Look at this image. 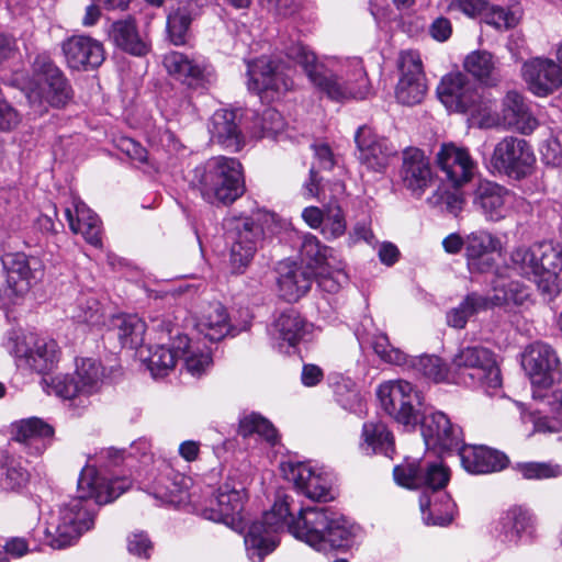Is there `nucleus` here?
<instances>
[{
    "mask_svg": "<svg viewBox=\"0 0 562 562\" xmlns=\"http://www.w3.org/2000/svg\"><path fill=\"white\" fill-rule=\"evenodd\" d=\"M281 227L274 212L258 210L252 216L229 214L223 221L226 240L231 244L229 266L235 274H241L251 263L266 233Z\"/></svg>",
    "mask_w": 562,
    "mask_h": 562,
    "instance_id": "nucleus-6",
    "label": "nucleus"
},
{
    "mask_svg": "<svg viewBox=\"0 0 562 562\" xmlns=\"http://www.w3.org/2000/svg\"><path fill=\"white\" fill-rule=\"evenodd\" d=\"M162 64L170 76L188 86L199 85L206 69V66L196 59L189 58L187 55L175 50L164 56Z\"/></svg>",
    "mask_w": 562,
    "mask_h": 562,
    "instance_id": "nucleus-35",
    "label": "nucleus"
},
{
    "mask_svg": "<svg viewBox=\"0 0 562 562\" xmlns=\"http://www.w3.org/2000/svg\"><path fill=\"white\" fill-rule=\"evenodd\" d=\"M108 35L116 47L131 55L145 56L149 52V45L140 37L133 18L113 22Z\"/></svg>",
    "mask_w": 562,
    "mask_h": 562,
    "instance_id": "nucleus-33",
    "label": "nucleus"
},
{
    "mask_svg": "<svg viewBox=\"0 0 562 562\" xmlns=\"http://www.w3.org/2000/svg\"><path fill=\"white\" fill-rule=\"evenodd\" d=\"M76 376L82 385L91 392V389L101 380L104 368L95 355L76 358Z\"/></svg>",
    "mask_w": 562,
    "mask_h": 562,
    "instance_id": "nucleus-49",
    "label": "nucleus"
},
{
    "mask_svg": "<svg viewBox=\"0 0 562 562\" xmlns=\"http://www.w3.org/2000/svg\"><path fill=\"white\" fill-rule=\"evenodd\" d=\"M542 160L547 165L559 166L562 162V148L557 138L546 140L540 148Z\"/></svg>",
    "mask_w": 562,
    "mask_h": 562,
    "instance_id": "nucleus-62",
    "label": "nucleus"
},
{
    "mask_svg": "<svg viewBox=\"0 0 562 562\" xmlns=\"http://www.w3.org/2000/svg\"><path fill=\"white\" fill-rule=\"evenodd\" d=\"M401 77L396 87V99L406 105H414L424 99L427 90L423 63L418 52L404 50L398 58Z\"/></svg>",
    "mask_w": 562,
    "mask_h": 562,
    "instance_id": "nucleus-14",
    "label": "nucleus"
},
{
    "mask_svg": "<svg viewBox=\"0 0 562 562\" xmlns=\"http://www.w3.org/2000/svg\"><path fill=\"white\" fill-rule=\"evenodd\" d=\"M336 402L346 411L361 415L364 412L362 396L353 381L341 379L335 384Z\"/></svg>",
    "mask_w": 562,
    "mask_h": 562,
    "instance_id": "nucleus-47",
    "label": "nucleus"
},
{
    "mask_svg": "<svg viewBox=\"0 0 562 562\" xmlns=\"http://www.w3.org/2000/svg\"><path fill=\"white\" fill-rule=\"evenodd\" d=\"M497 120L503 127L516 130L522 134H529L538 126V121L530 112L525 98L517 91L506 93Z\"/></svg>",
    "mask_w": 562,
    "mask_h": 562,
    "instance_id": "nucleus-26",
    "label": "nucleus"
},
{
    "mask_svg": "<svg viewBox=\"0 0 562 562\" xmlns=\"http://www.w3.org/2000/svg\"><path fill=\"white\" fill-rule=\"evenodd\" d=\"M464 69L486 86H496L501 76L494 56L486 50H475L464 59Z\"/></svg>",
    "mask_w": 562,
    "mask_h": 562,
    "instance_id": "nucleus-40",
    "label": "nucleus"
},
{
    "mask_svg": "<svg viewBox=\"0 0 562 562\" xmlns=\"http://www.w3.org/2000/svg\"><path fill=\"white\" fill-rule=\"evenodd\" d=\"M300 254L302 259L307 261L305 267H308L311 271L329 266V262L335 261L333 249L323 246L317 237L310 233L302 236Z\"/></svg>",
    "mask_w": 562,
    "mask_h": 562,
    "instance_id": "nucleus-45",
    "label": "nucleus"
},
{
    "mask_svg": "<svg viewBox=\"0 0 562 562\" xmlns=\"http://www.w3.org/2000/svg\"><path fill=\"white\" fill-rule=\"evenodd\" d=\"M499 537L503 542L518 546L530 542L537 532L536 517L521 506H514L499 518Z\"/></svg>",
    "mask_w": 562,
    "mask_h": 562,
    "instance_id": "nucleus-24",
    "label": "nucleus"
},
{
    "mask_svg": "<svg viewBox=\"0 0 562 562\" xmlns=\"http://www.w3.org/2000/svg\"><path fill=\"white\" fill-rule=\"evenodd\" d=\"M376 396L383 411L398 424L415 429L424 406L423 393L405 380H390L380 384Z\"/></svg>",
    "mask_w": 562,
    "mask_h": 562,
    "instance_id": "nucleus-9",
    "label": "nucleus"
},
{
    "mask_svg": "<svg viewBox=\"0 0 562 562\" xmlns=\"http://www.w3.org/2000/svg\"><path fill=\"white\" fill-rule=\"evenodd\" d=\"M427 202L431 206H440L447 212L458 215L463 209L464 198L462 193L457 190L450 192L438 189L427 199Z\"/></svg>",
    "mask_w": 562,
    "mask_h": 562,
    "instance_id": "nucleus-54",
    "label": "nucleus"
},
{
    "mask_svg": "<svg viewBox=\"0 0 562 562\" xmlns=\"http://www.w3.org/2000/svg\"><path fill=\"white\" fill-rule=\"evenodd\" d=\"M520 363L532 385L547 389L560 376L557 353H521Z\"/></svg>",
    "mask_w": 562,
    "mask_h": 562,
    "instance_id": "nucleus-32",
    "label": "nucleus"
},
{
    "mask_svg": "<svg viewBox=\"0 0 562 562\" xmlns=\"http://www.w3.org/2000/svg\"><path fill=\"white\" fill-rule=\"evenodd\" d=\"M0 467L3 471L0 483L4 490L19 491L27 484L29 471L22 467L20 461L10 457L5 450H0Z\"/></svg>",
    "mask_w": 562,
    "mask_h": 562,
    "instance_id": "nucleus-44",
    "label": "nucleus"
},
{
    "mask_svg": "<svg viewBox=\"0 0 562 562\" xmlns=\"http://www.w3.org/2000/svg\"><path fill=\"white\" fill-rule=\"evenodd\" d=\"M119 340L122 349L138 350L144 344L145 322L137 315H123L116 318Z\"/></svg>",
    "mask_w": 562,
    "mask_h": 562,
    "instance_id": "nucleus-42",
    "label": "nucleus"
},
{
    "mask_svg": "<svg viewBox=\"0 0 562 562\" xmlns=\"http://www.w3.org/2000/svg\"><path fill=\"white\" fill-rule=\"evenodd\" d=\"M321 227L327 238L341 236L346 231V221L341 209L339 206L328 207Z\"/></svg>",
    "mask_w": 562,
    "mask_h": 562,
    "instance_id": "nucleus-57",
    "label": "nucleus"
},
{
    "mask_svg": "<svg viewBox=\"0 0 562 562\" xmlns=\"http://www.w3.org/2000/svg\"><path fill=\"white\" fill-rule=\"evenodd\" d=\"M131 485L132 481L127 477L109 480L99 476L93 468L82 469L78 479L79 495L60 508L54 530L46 529L49 546L64 549L74 544L85 531L93 527L97 507L114 501Z\"/></svg>",
    "mask_w": 562,
    "mask_h": 562,
    "instance_id": "nucleus-2",
    "label": "nucleus"
},
{
    "mask_svg": "<svg viewBox=\"0 0 562 562\" xmlns=\"http://www.w3.org/2000/svg\"><path fill=\"white\" fill-rule=\"evenodd\" d=\"M61 49L68 67L75 70L95 69L105 58L102 43L90 36H70L63 42Z\"/></svg>",
    "mask_w": 562,
    "mask_h": 562,
    "instance_id": "nucleus-21",
    "label": "nucleus"
},
{
    "mask_svg": "<svg viewBox=\"0 0 562 562\" xmlns=\"http://www.w3.org/2000/svg\"><path fill=\"white\" fill-rule=\"evenodd\" d=\"M402 187L419 199L434 182V172L425 153L416 147H407L402 153L398 170Z\"/></svg>",
    "mask_w": 562,
    "mask_h": 562,
    "instance_id": "nucleus-15",
    "label": "nucleus"
},
{
    "mask_svg": "<svg viewBox=\"0 0 562 562\" xmlns=\"http://www.w3.org/2000/svg\"><path fill=\"white\" fill-rule=\"evenodd\" d=\"M238 432L243 437L258 435L271 447L279 443V435L273 425L258 413L245 414L239 419Z\"/></svg>",
    "mask_w": 562,
    "mask_h": 562,
    "instance_id": "nucleus-43",
    "label": "nucleus"
},
{
    "mask_svg": "<svg viewBox=\"0 0 562 562\" xmlns=\"http://www.w3.org/2000/svg\"><path fill=\"white\" fill-rule=\"evenodd\" d=\"M254 114L241 108H221L213 113V140L231 153L239 151L245 145L244 119Z\"/></svg>",
    "mask_w": 562,
    "mask_h": 562,
    "instance_id": "nucleus-16",
    "label": "nucleus"
},
{
    "mask_svg": "<svg viewBox=\"0 0 562 562\" xmlns=\"http://www.w3.org/2000/svg\"><path fill=\"white\" fill-rule=\"evenodd\" d=\"M57 362L56 353H18L15 358L18 368L43 375L50 373Z\"/></svg>",
    "mask_w": 562,
    "mask_h": 562,
    "instance_id": "nucleus-50",
    "label": "nucleus"
},
{
    "mask_svg": "<svg viewBox=\"0 0 562 562\" xmlns=\"http://www.w3.org/2000/svg\"><path fill=\"white\" fill-rule=\"evenodd\" d=\"M289 481L295 488L313 501H327L330 498L331 480L328 473L313 469L306 463H289L284 469Z\"/></svg>",
    "mask_w": 562,
    "mask_h": 562,
    "instance_id": "nucleus-22",
    "label": "nucleus"
},
{
    "mask_svg": "<svg viewBox=\"0 0 562 562\" xmlns=\"http://www.w3.org/2000/svg\"><path fill=\"white\" fill-rule=\"evenodd\" d=\"M384 362L397 366L403 371L422 374L435 383H459L460 374L469 376L488 387L502 384L501 371L491 353H454L443 358L438 353H379Z\"/></svg>",
    "mask_w": 562,
    "mask_h": 562,
    "instance_id": "nucleus-3",
    "label": "nucleus"
},
{
    "mask_svg": "<svg viewBox=\"0 0 562 562\" xmlns=\"http://www.w3.org/2000/svg\"><path fill=\"white\" fill-rule=\"evenodd\" d=\"M521 76L537 97H548L562 87V67L550 58L535 57L525 61Z\"/></svg>",
    "mask_w": 562,
    "mask_h": 562,
    "instance_id": "nucleus-17",
    "label": "nucleus"
},
{
    "mask_svg": "<svg viewBox=\"0 0 562 562\" xmlns=\"http://www.w3.org/2000/svg\"><path fill=\"white\" fill-rule=\"evenodd\" d=\"M355 140L361 165L373 171H382L386 167L392 155L386 139L378 137L368 126H361L356 133Z\"/></svg>",
    "mask_w": 562,
    "mask_h": 562,
    "instance_id": "nucleus-27",
    "label": "nucleus"
},
{
    "mask_svg": "<svg viewBox=\"0 0 562 562\" xmlns=\"http://www.w3.org/2000/svg\"><path fill=\"white\" fill-rule=\"evenodd\" d=\"M285 66L271 57L261 56L248 63V89L257 94H281L289 91L293 81L284 71ZM273 98V95H271Z\"/></svg>",
    "mask_w": 562,
    "mask_h": 562,
    "instance_id": "nucleus-13",
    "label": "nucleus"
},
{
    "mask_svg": "<svg viewBox=\"0 0 562 562\" xmlns=\"http://www.w3.org/2000/svg\"><path fill=\"white\" fill-rule=\"evenodd\" d=\"M52 389L57 396L65 400H71L81 393H89L77 376L69 374L54 378Z\"/></svg>",
    "mask_w": 562,
    "mask_h": 562,
    "instance_id": "nucleus-56",
    "label": "nucleus"
},
{
    "mask_svg": "<svg viewBox=\"0 0 562 562\" xmlns=\"http://www.w3.org/2000/svg\"><path fill=\"white\" fill-rule=\"evenodd\" d=\"M356 335L363 351L368 349H372V351H386L389 339L383 333L357 331Z\"/></svg>",
    "mask_w": 562,
    "mask_h": 562,
    "instance_id": "nucleus-60",
    "label": "nucleus"
},
{
    "mask_svg": "<svg viewBox=\"0 0 562 562\" xmlns=\"http://www.w3.org/2000/svg\"><path fill=\"white\" fill-rule=\"evenodd\" d=\"M488 0H451L449 10H459L468 16H475L486 10Z\"/></svg>",
    "mask_w": 562,
    "mask_h": 562,
    "instance_id": "nucleus-64",
    "label": "nucleus"
},
{
    "mask_svg": "<svg viewBox=\"0 0 562 562\" xmlns=\"http://www.w3.org/2000/svg\"><path fill=\"white\" fill-rule=\"evenodd\" d=\"M191 479L173 471L161 474L154 485V495L166 503L180 504L186 501Z\"/></svg>",
    "mask_w": 562,
    "mask_h": 562,
    "instance_id": "nucleus-38",
    "label": "nucleus"
},
{
    "mask_svg": "<svg viewBox=\"0 0 562 562\" xmlns=\"http://www.w3.org/2000/svg\"><path fill=\"white\" fill-rule=\"evenodd\" d=\"M498 240L485 231L473 232L464 240L465 256L470 270L483 272L491 267L485 256L496 250Z\"/></svg>",
    "mask_w": 562,
    "mask_h": 562,
    "instance_id": "nucleus-34",
    "label": "nucleus"
},
{
    "mask_svg": "<svg viewBox=\"0 0 562 562\" xmlns=\"http://www.w3.org/2000/svg\"><path fill=\"white\" fill-rule=\"evenodd\" d=\"M517 468L527 480H544L562 475V467L549 462L519 463Z\"/></svg>",
    "mask_w": 562,
    "mask_h": 562,
    "instance_id": "nucleus-53",
    "label": "nucleus"
},
{
    "mask_svg": "<svg viewBox=\"0 0 562 562\" xmlns=\"http://www.w3.org/2000/svg\"><path fill=\"white\" fill-rule=\"evenodd\" d=\"M291 502L289 495H278L272 508L249 526L244 541L252 562H262L277 548L279 532L285 528L317 551L351 546L352 527L340 513L327 506L302 507L294 517Z\"/></svg>",
    "mask_w": 562,
    "mask_h": 562,
    "instance_id": "nucleus-1",
    "label": "nucleus"
},
{
    "mask_svg": "<svg viewBox=\"0 0 562 562\" xmlns=\"http://www.w3.org/2000/svg\"><path fill=\"white\" fill-rule=\"evenodd\" d=\"M2 347L9 351H55L56 341L47 337H40L34 331L21 328L9 330L2 341Z\"/></svg>",
    "mask_w": 562,
    "mask_h": 562,
    "instance_id": "nucleus-37",
    "label": "nucleus"
},
{
    "mask_svg": "<svg viewBox=\"0 0 562 562\" xmlns=\"http://www.w3.org/2000/svg\"><path fill=\"white\" fill-rule=\"evenodd\" d=\"M458 450L462 467L472 474L497 472L508 462L504 453L485 446H460Z\"/></svg>",
    "mask_w": 562,
    "mask_h": 562,
    "instance_id": "nucleus-28",
    "label": "nucleus"
},
{
    "mask_svg": "<svg viewBox=\"0 0 562 562\" xmlns=\"http://www.w3.org/2000/svg\"><path fill=\"white\" fill-rule=\"evenodd\" d=\"M199 12L186 7L178 8L175 12L170 13L167 19V31L170 41L175 45H182L186 42V35L193 16Z\"/></svg>",
    "mask_w": 562,
    "mask_h": 562,
    "instance_id": "nucleus-48",
    "label": "nucleus"
},
{
    "mask_svg": "<svg viewBox=\"0 0 562 562\" xmlns=\"http://www.w3.org/2000/svg\"><path fill=\"white\" fill-rule=\"evenodd\" d=\"M510 261L521 276L532 280L538 289L548 295L558 292V274L562 270V247L550 241L529 248L518 247L510 255Z\"/></svg>",
    "mask_w": 562,
    "mask_h": 562,
    "instance_id": "nucleus-8",
    "label": "nucleus"
},
{
    "mask_svg": "<svg viewBox=\"0 0 562 562\" xmlns=\"http://www.w3.org/2000/svg\"><path fill=\"white\" fill-rule=\"evenodd\" d=\"M360 449L367 456L381 453L391 458L394 452L393 435L381 422L364 423Z\"/></svg>",
    "mask_w": 562,
    "mask_h": 562,
    "instance_id": "nucleus-36",
    "label": "nucleus"
},
{
    "mask_svg": "<svg viewBox=\"0 0 562 562\" xmlns=\"http://www.w3.org/2000/svg\"><path fill=\"white\" fill-rule=\"evenodd\" d=\"M215 316L216 319L213 318V341L222 340L227 336L234 337L237 330L229 324L227 311L222 304L216 305Z\"/></svg>",
    "mask_w": 562,
    "mask_h": 562,
    "instance_id": "nucleus-58",
    "label": "nucleus"
},
{
    "mask_svg": "<svg viewBox=\"0 0 562 562\" xmlns=\"http://www.w3.org/2000/svg\"><path fill=\"white\" fill-rule=\"evenodd\" d=\"M284 127V121L276 109H266L260 119V131L262 136H274Z\"/></svg>",
    "mask_w": 562,
    "mask_h": 562,
    "instance_id": "nucleus-59",
    "label": "nucleus"
},
{
    "mask_svg": "<svg viewBox=\"0 0 562 562\" xmlns=\"http://www.w3.org/2000/svg\"><path fill=\"white\" fill-rule=\"evenodd\" d=\"M513 202V194L492 181H480L474 192L473 203L490 221L504 218Z\"/></svg>",
    "mask_w": 562,
    "mask_h": 562,
    "instance_id": "nucleus-25",
    "label": "nucleus"
},
{
    "mask_svg": "<svg viewBox=\"0 0 562 562\" xmlns=\"http://www.w3.org/2000/svg\"><path fill=\"white\" fill-rule=\"evenodd\" d=\"M245 192V182L240 162L235 158H216L213 195L225 205L233 203Z\"/></svg>",
    "mask_w": 562,
    "mask_h": 562,
    "instance_id": "nucleus-23",
    "label": "nucleus"
},
{
    "mask_svg": "<svg viewBox=\"0 0 562 562\" xmlns=\"http://www.w3.org/2000/svg\"><path fill=\"white\" fill-rule=\"evenodd\" d=\"M488 306V297L477 293H470L457 307L451 308L447 313V324L453 328H464L472 316L486 310Z\"/></svg>",
    "mask_w": 562,
    "mask_h": 562,
    "instance_id": "nucleus-41",
    "label": "nucleus"
},
{
    "mask_svg": "<svg viewBox=\"0 0 562 562\" xmlns=\"http://www.w3.org/2000/svg\"><path fill=\"white\" fill-rule=\"evenodd\" d=\"M397 484L407 488L427 487L432 491V496L420 497V510L427 525H448L451 519L452 503L448 495H435L437 490L443 488L449 481V471L437 458L428 457L406 460L393 470Z\"/></svg>",
    "mask_w": 562,
    "mask_h": 562,
    "instance_id": "nucleus-5",
    "label": "nucleus"
},
{
    "mask_svg": "<svg viewBox=\"0 0 562 562\" xmlns=\"http://www.w3.org/2000/svg\"><path fill=\"white\" fill-rule=\"evenodd\" d=\"M244 508V495L236 488L225 487L220 490L216 496V508L213 506V521L222 522L237 532L245 529V520L241 515Z\"/></svg>",
    "mask_w": 562,
    "mask_h": 562,
    "instance_id": "nucleus-31",
    "label": "nucleus"
},
{
    "mask_svg": "<svg viewBox=\"0 0 562 562\" xmlns=\"http://www.w3.org/2000/svg\"><path fill=\"white\" fill-rule=\"evenodd\" d=\"M529 297L528 289L518 281L502 279L494 286V295L488 299L490 305H520Z\"/></svg>",
    "mask_w": 562,
    "mask_h": 562,
    "instance_id": "nucleus-46",
    "label": "nucleus"
},
{
    "mask_svg": "<svg viewBox=\"0 0 562 562\" xmlns=\"http://www.w3.org/2000/svg\"><path fill=\"white\" fill-rule=\"evenodd\" d=\"M1 261L7 273V286L3 289V296L8 297L10 303L15 304L20 297L29 292L32 281L42 276L43 265L37 257L26 256L23 252L5 254Z\"/></svg>",
    "mask_w": 562,
    "mask_h": 562,
    "instance_id": "nucleus-12",
    "label": "nucleus"
},
{
    "mask_svg": "<svg viewBox=\"0 0 562 562\" xmlns=\"http://www.w3.org/2000/svg\"><path fill=\"white\" fill-rule=\"evenodd\" d=\"M520 14L517 10L503 7L486 8L483 18L486 24L492 25L496 30L512 29L518 24Z\"/></svg>",
    "mask_w": 562,
    "mask_h": 562,
    "instance_id": "nucleus-52",
    "label": "nucleus"
},
{
    "mask_svg": "<svg viewBox=\"0 0 562 562\" xmlns=\"http://www.w3.org/2000/svg\"><path fill=\"white\" fill-rule=\"evenodd\" d=\"M313 149L315 156L313 166H315V170H329L335 166L336 160L328 145L316 144L313 145Z\"/></svg>",
    "mask_w": 562,
    "mask_h": 562,
    "instance_id": "nucleus-63",
    "label": "nucleus"
},
{
    "mask_svg": "<svg viewBox=\"0 0 562 562\" xmlns=\"http://www.w3.org/2000/svg\"><path fill=\"white\" fill-rule=\"evenodd\" d=\"M65 215L70 229L75 234H81L87 243L94 247L102 246L101 221L82 201L74 199L72 207L65 210Z\"/></svg>",
    "mask_w": 562,
    "mask_h": 562,
    "instance_id": "nucleus-29",
    "label": "nucleus"
},
{
    "mask_svg": "<svg viewBox=\"0 0 562 562\" xmlns=\"http://www.w3.org/2000/svg\"><path fill=\"white\" fill-rule=\"evenodd\" d=\"M437 164L447 181L460 188L472 180L477 172V165L468 149L454 144H445L437 154Z\"/></svg>",
    "mask_w": 562,
    "mask_h": 562,
    "instance_id": "nucleus-19",
    "label": "nucleus"
},
{
    "mask_svg": "<svg viewBox=\"0 0 562 562\" xmlns=\"http://www.w3.org/2000/svg\"><path fill=\"white\" fill-rule=\"evenodd\" d=\"M311 325L307 324L302 316L293 308L285 310L273 322V328L279 334V338L290 347L308 335Z\"/></svg>",
    "mask_w": 562,
    "mask_h": 562,
    "instance_id": "nucleus-39",
    "label": "nucleus"
},
{
    "mask_svg": "<svg viewBox=\"0 0 562 562\" xmlns=\"http://www.w3.org/2000/svg\"><path fill=\"white\" fill-rule=\"evenodd\" d=\"M422 436L428 448L442 450L459 449L462 445V430L453 425L449 417L441 412H434L423 417Z\"/></svg>",
    "mask_w": 562,
    "mask_h": 562,
    "instance_id": "nucleus-20",
    "label": "nucleus"
},
{
    "mask_svg": "<svg viewBox=\"0 0 562 562\" xmlns=\"http://www.w3.org/2000/svg\"><path fill=\"white\" fill-rule=\"evenodd\" d=\"M536 162L530 145L522 138L508 136L496 144L492 164L509 178L520 180L531 175Z\"/></svg>",
    "mask_w": 562,
    "mask_h": 562,
    "instance_id": "nucleus-11",
    "label": "nucleus"
},
{
    "mask_svg": "<svg viewBox=\"0 0 562 562\" xmlns=\"http://www.w3.org/2000/svg\"><path fill=\"white\" fill-rule=\"evenodd\" d=\"M277 292L280 299L295 303L311 290L313 272L294 260H282L276 268Z\"/></svg>",
    "mask_w": 562,
    "mask_h": 562,
    "instance_id": "nucleus-18",
    "label": "nucleus"
},
{
    "mask_svg": "<svg viewBox=\"0 0 562 562\" xmlns=\"http://www.w3.org/2000/svg\"><path fill=\"white\" fill-rule=\"evenodd\" d=\"M22 91L36 115L49 108H63L72 99V88L52 57L42 53L32 63V74L24 80Z\"/></svg>",
    "mask_w": 562,
    "mask_h": 562,
    "instance_id": "nucleus-7",
    "label": "nucleus"
},
{
    "mask_svg": "<svg viewBox=\"0 0 562 562\" xmlns=\"http://www.w3.org/2000/svg\"><path fill=\"white\" fill-rule=\"evenodd\" d=\"M153 543L144 532L133 533L127 538V550L130 553L148 559Z\"/></svg>",
    "mask_w": 562,
    "mask_h": 562,
    "instance_id": "nucleus-61",
    "label": "nucleus"
},
{
    "mask_svg": "<svg viewBox=\"0 0 562 562\" xmlns=\"http://www.w3.org/2000/svg\"><path fill=\"white\" fill-rule=\"evenodd\" d=\"M313 272V282L316 281L318 288L327 293H336L347 276L342 268L329 262V266L319 267Z\"/></svg>",
    "mask_w": 562,
    "mask_h": 562,
    "instance_id": "nucleus-51",
    "label": "nucleus"
},
{
    "mask_svg": "<svg viewBox=\"0 0 562 562\" xmlns=\"http://www.w3.org/2000/svg\"><path fill=\"white\" fill-rule=\"evenodd\" d=\"M437 93L445 106L454 112L481 114L487 109L475 85L461 72H452L441 79Z\"/></svg>",
    "mask_w": 562,
    "mask_h": 562,
    "instance_id": "nucleus-10",
    "label": "nucleus"
},
{
    "mask_svg": "<svg viewBox=\"0 0 562 562\" xmlns=\"http://www.w3.org/2000/svg\"><path fill=\"white\" fill-rule=\"evenodd\" d=\"M284 54L300 65L313 86L331 100L364 99L369 93V80L360 58H347L329 70L302 43H291Z\"/></svg>",
    "mask_w": 562,
    "mask_h": 562,
    "instance_id": "nucleus-4",
    "label": "nucleus"
},
{
    "mask_svg": "<svg viewBox=\"0 0 562 562\" xmlns=\"http://www.w3.org/2000/svg\"><path fill=\"white\" fill-rule=\"evenodd\" d=\"M177 353H149L142 359V363L150 372L153 378L167 375L176 366Z\"/></svg>",
    "mask_w": 562,
    "mask_h": 562,
    "instance_id": "nucleus-55",
    "label": "nucleus"
},
{
    "mask_svg": "<svg viewBox=\"0 0 562 562\" xmlns=\"http://www.w3.org/2000/svg\"><path fill=\"white\" fill-rule=\"evenodd\" d=\"M16 441L24 443L31 454H42L54 438V428L38 417L22 419L14 425Z\"/></svg>",
    "mask_w": 562,
    "mask_h": 562,
    "instance_id": "nucleus-30",
    "label": "nucleus"
}]
</instances>
